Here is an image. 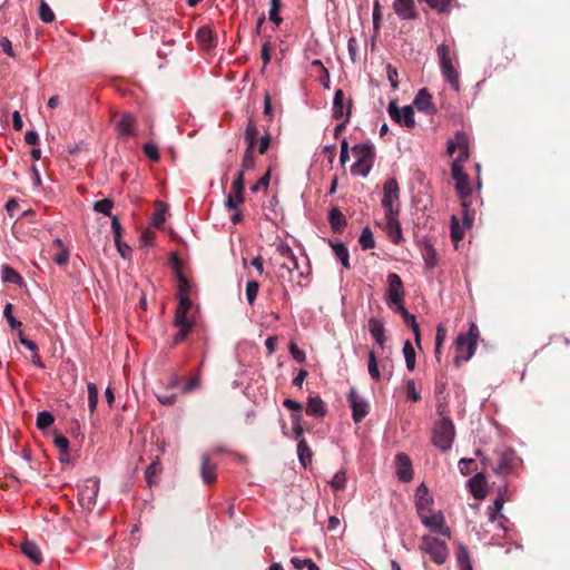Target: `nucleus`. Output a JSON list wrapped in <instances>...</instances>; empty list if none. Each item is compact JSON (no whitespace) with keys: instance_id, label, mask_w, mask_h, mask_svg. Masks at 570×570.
Wrapping results in <instances>:
<instances>
[{"instance_id":"obj_14","label":"nucleus","mask_w":570,"mask_h":570,"mask_svg":"<svg viewBox=\"0 0 570 570\" xmlns=\"http://www.w3.org/2000/svg\"><path fill=\"white\" fill-rule=\"evenodd\" d=\"M347 400L352 409V417L355 423H360L368 413V403L356 391L351 387Z\"/></svg>"},{"instance_id":"obj_27","label":"nucleus","mask_w":570,"mask_h":570,"mask_svg":"<svg viewBox=\"0 0 570 570\" xmlns=\"http://www.w3.org/2000/svg\"><path fill=\"white\" fill-rule=\"evenodd\" d=\"M306 413L315 417H323L326 414V407L320 396H309L306 405Z\"/></svg>"},{"instance_id":"obj_16","label":"nucleus","mask_w":570,"mask_h":570,"mask_svg":"<svg viewBox=\"0 0 570 570\" xmlns=\"http://www.w3.org/2000/svg\"><path fill=\"white\" fill-rule=\"evenodd\" d=\"M351 109L352 100H346L343 90L337 89L333 99V117L335 119H344L345 121H350Z\"/></svg>"},{"instance_id":"obj_57","label":"nucleus","mask_w":570,"mask_h":570,"mask_svg":"<svg viewBox=\"0 0 570 570\" xmlns=\"http://www.w3.org/2000/svg\"><path fill=\"white\" fill-rule=\"evenodd\" d=\"M456 561H458L459 568L464 567V566H472L471 561H470L469 551L465 547L461 546L458 549Z\"/></svg>"},{"instance_id":"obj_53","label":"nucleus","mask_w":570,"mask_h":570,"mask_svg":"<svg viewBox=\"0 0 570 570\" xmlns=\"http://www.w3.org/2000/svg\"><path fill=\"white\" fill-rule=\"evenodd\" d=\"M12 308H13L12 304L11 303H7L6 306H4V309H3V316L6 317L8 324L10 325V327L12 330L20 328L21 322L18 321L12 315Z\"/></svg>"},{"instance_id":"obj_63","label":"nucleus","mask_w":570,"mask_h":570,"mask_svg":"<svg viewBox=\"0 0 570 570\" xmlns=\"http://www.w3.org/2000/svg\"><path fill=\"white\" fill-rule=\"evenodd\" d=\"M69 257H70L69 250L67 248H62L59 253H57L53 256V262L56 264H58L59 266H65L68 264Z\"/></svg>"},{"instance_id":"obj_31","label":"nucleus","mask_w":570,"mask_h":570,"mask_svg":"<svg viewBox=\"0 0 570 570\" xmlns=\"http://www.w3.org/2000/svg\"><path fill=\"white\" fill-rule=\"evenodd\" d=\"M21 551L35 563L39 564L42 561V554L38 546L33 542H24L21 544Z\"/></svg>"},{"instance_id":"obj_28","label":"nucleus","mask_w":570,"mask_h":570,"mask_svg":"<svg viewBox=\"0 0 570 570\" xmlns=\"http://www.w3.org/2000/svg\"><path fill=\"white\" fill-rule=\"evenodd\" d=\"M504 502L505 499L500 492L499 495L494 499L493 503L488 507L487 514L490 522L494 523L497 519H504V515L502 514Z\"/></svg>"},{"instance_id":"obj_46","label":"nucleus","mask_w":570,"mask_h":570,"mask_svg":"<svg viewBox=\"0 0 570 570\" xmlns=\"http://www.w3.org/2000/svg\"><path fill=\"white\" fill-rule=\"evenodd\" d=\"M197 40L204 47H213V32L209 28L203 27L197 32Z\"/></svg>"},{"instance_id":"obj_25","label":"nucleus","mask_w":570,"mask_h":570,"mask_svg":"<svg viewBox=\"0 0 570 570\" xmlns=\"http://www.w3.org/2000/svg\"><path fill=\"white\" fill-rule=\"evenodd\" d=\"M414 106L420 111H423L428 115L433 114L435 111V107L432 102V96L424 88L420 89L417 95L415 96Z\"/></svg>"},{"instance_id":"obj_59","label":"nucleus","mask_w":570,"mask_h":570,"mask_svg":"<svg viewBox=\"0 0 570 570\" xmlns=\"http://www.w3.org/2000/svg\"><path fill=\"white\" fill-rule=\"evenodd\" d=\"M244 188H245L244 174H243V170H239L232 184V189H233V193H235V194L244 195Z\"/></svg>"},{"instance_id":"obj_26","label":"nucleus","mask_w":570,"mask_h":570,"mask_svg":"<svg viewBox=\"0 0 570 570\" xmlns=\"http://www.w3.org/2000/svg\"><path fill=\"white\" fill-rule=\"evenodd\" d=\"M200 475L205 484L216 481V464L212 463L207 454L202 456Z\"/></svg>"},{"instance_id":"obj_2","label":"nucleus","mask_w":570,"mask_h":570,"mask_svg":"<svg viewBox=\"0 0 570 570\" xmlns=\"http://www.w3.org/2000/svg\"><path fill=\"white\" fill-rule=\"evenodd\" d=\"M352 153L356 157L351 167L352 175L367 177L374 164V146L370 142H361L352 147Z\"/></svg>"},{"instance_id":"obj_60","label":"nucleus","mask_w":570,"mask_h":570,"mask_svg":"<svg viewBox=\"0 0 570 570\" xmlns=\"http://www.w3.org/2000/svg\"><path fill=\"white\" fill-rule=\"evenodd\" d=\"M142 150L149 159H151L154 161L159 160V151L155 144H153V142L145 144L142 147Z\"/></svg>"},{"instance_id":"obj_38","label":"nucleus","mask_w":570,"mask_h":570,"mask_svg":"<svg viewBox=\"0 0 570 570\" xmlns=\"http://www.w3.org/2000/svg\"><path fill=\"white\" fill-rule=\"evenodd\" d=\"M451 238L454 243H459L464 237V226H461L456 216L451 217Z\"/></svg>"},{"instance_id":"obj_30","label":"nucleus","mask_w":570,"mask_h":570,"mask_svg":"<svg viewBox=\"0 0 570 570\" xmlns=\"http://www.w3.org/2000/svg\"><path fill=\"white\" fill-rule=\"evenodd\" d=\"M333 252L336 258L342 263L344 268L348 269L350 265V254L347 247L343 243H332L331 244Z\"/></svg>"},{"instance_id":"obj_3","label":"nucleus","mask_w":570,"mask_h":570,"mask_svg":"<svg viewBox=\"0 0 570 570\" xmlns=\"http://www.w3.org/2000/svg\"><path fill=\"white\" fill-rule=\"evenodd\" d=\"M455 438V428L453 421L443 416L436 421L432 429V443L441 451H448L452 448Z\"/></svg>"},{"instance_id":"obj_6","label":"nucleus","mask_w":570,"mask_h":570,"mask_svg":"<svg viewBox=\"0 0 570 570\" xmlns=\"http://www.w3.org/2000/svg\"><path fill=\"white\" fill-rule=\"evenodd\" d=\"M382 207L384 216L400 215V187L395 178H389L383 185Z\"/></svg>"},{"instance_id":"obj_33","label":"nucleus","mask_w":570,"mask_h":570,"mask_svg":"<svg viewBox=\"0 0 570 570\" xmlns=\"http://www.w3.org/2000/svg\"><path fill=\"white\" fill-rule=\"evenodd\" d=\"M297 455L301 464L306 468L312 462V450L305 440H299L297 444Z\"/></svg>"},{"instance_id":"obj_41","label":"nucleus","mask_w":570,"mask_h":570,"mask_svg":"<svg viewBox=\"0 0 570 570\" xmlns=\"http://www.w3.org/2000/svg\"><path fill=\"white\" fill-rule=\"evenodd\" d=\"M55 422V417L51 412L42 411L37 415V428L39 430H46Z\"/></svg>"},{"instance_id":"obj_58","label":"nucleus","mask_w":570,"mask_h":570,"mask_svg":"<svg viewBox=\"0 0 570 570\" xmlns=\"http://www.w3.org/2000/svg\"><path fill=\"white\" fill-rule=\"evenodd\" d=\"M190 292V283L188 279L179 274L178 275V297L188 296Z\"/></svg>"},{"instance_id":"obj_62","label":"nucleus","mask_w":570,"mask_h":570,"mask_svg":"<svg viewBox=\"0 0 570 570\" xmlns=\"http://www.w3.org/2000/svg\"><path fill=\"white\" fill-rule=\"evenodd\" d=\"M283 405L286 409L293 411L292 414H302L303 405L298 401H295V400H292V399H285L283 401Z\"/></svg>"},{"instance_id":"obj_15","label":"nucleus","mask_w":570,"mask_h":570,"mask_svg":"<svg viewBox=\"0 0 570 570\" xmlns=\"http://www.w3.org/2000/svg\"><path fill=\"white\" fill-rule=\"evenodd\" d=\"M420 520L422 524L429 528L432 532H435L444 537L451 535V531L449 527L445 525L444 515L441 511L434 513L431 512L428 513L426 515H422Z\"/></svg>"},{"instance_id":"obj_51","label":"nucleus","mask_w":570,"mask_h":570,"mask_svg":"<svg viewBox=\"0 0 570 570\" xmlns=\"http://www.w3.org/2000/svg\"><path fill=\"white\" fill-rule=\"evenodd\" d=\"M179 328L178 333L174 336V343L178 344L187 337L190 328L193 327V322H183L181 324H175Z\"/></svg>"},{"instance_id":"obj_11","label":"nucleus","mask_w":570,"mask_h":570,"mask_svg":"<svg viewBox=\"0 0 570 570\" xmlns=\"http://www.w3.org/2000/svg\"><path fill=\"white\" fill-rule=\"evenodd\" d=\"M99 492V480L86 479L78 488V500L82 508L91 509Z\"/></svg>"},{"instance_id":"obj_47","label":"nucleus","mask_w":570,"mask_h":570,"mask_svg":"<svg viewBox=\"0 0 570 570\" xmlns=\"http://www.w3.org/2000/svg\"><path fill=\"white\" fill-rule=\"evenodd\" d=\"M39 17L42 22L50 23L55 20V13L51 10L50 6L42 0L39 6Z\"/></svg>"},{"instance_id":"obj_35","label":"nucleus","mask_w":570,"mask_h":570,"mask_svg":"<svg viewBox=\"0 0 570 570\" xmlns=\"http://www.w3.org/2000/svg\"><path fill=\"white\" fill-rule=\"evenodd\" d=\"M433 499L430 495H419L416 498V511L419 518L432 512Z\"/></svg>"},{"instance_id":"obj_44","label":"nucleus","mask_w":570,"mask_h":570,"mask_svg":"<svg viewBox=\"0 0 570 570\" xmlns=\"http://www.w3.org/2000/svg\"><path fill=\"white\" fill-rule=\"evenodd\" d=\"M258 291H259V284L257 281L252 279V281L247 282L245 293H246V299L249 305H253L255 303Z\"/></svg>"},{"instance_id":"obj_18","label":"nucleus","mask_w":570,"mask_h":570,"mask_svg":"<svg viewBox=\"0 0 570 570\" xmlns=\"http://www.w3.org/2000/svg\"><path fill=\"white\" fill-rule=\"evenodd\" d=\"M399 216L400 215H386L385 216L384 230H385L387 237L390 238V240L395 245L401 244L404 239Z\"/></svg>"},{"instance_id":"obj_12","label":"nucleus","mask_w":570,"mask_h":570,"mask_svg":"<svg viewBox=\"0 0 570 570\" xmlns=\"http://www.w3.org/2000/svg\"><path fill=\"white\" fill-rule=\"evenodd\" d=\"M387 111L392 120L401 126L413 128L415 126L414 110L412 106L399 108L395 101H391Z\"/></svg>"},{"instance_id":"obj_40","label":"nucleus","mask_w":570,"mask_h":570,"mask_svg":"<svg viewBox=\"0 0 570 570\" xmlns=\"http://www.w3.org/2000/svg\"><path fill=\"white\" fill-rule=\"evenodd\" d=\"M276 255L277 256L275 258L285 259V261L286 259L293 261V258L296 257L294 255L292 247L287 243H284V242H279L276 245Z\"/></svg>"},{"instance_id":"obj_9","label":"nucleus","mask_w":570,"mask_h":570,"mask_svg":"<svg viewBox=\"0 0 570 570\" xmlns=\"http://www.w3.org/2000/svg\"><path fill=\"white\" fill-rule=\"evenodd\" d=\"M387 287L384 294V301L391 308L403 303L405 291L401 277L396 273H390L386 278Z\"/></svg>"},{"instance_id":"obj_29","label":"nucleus","mask_w":570,"mask_h":570,"mask_svg":"<svg viewBox=\"0 0 570 570\" xmlns=\"http://www.w3.org/2000/svg\"><path fill=\"white\" fill-rule=\"evenodd\" d=\"M179 304L176 308L175 313V324H181L183 322H191L187 318V313L189 312L191 307V301L189 296L178 297Z\"/></svg>"},{"instance_id":"obj_23","label":"nucleus","mask_w":570,"mask_h":570,"mask_svg":"<svg viewBox=\"0 0 570 570\" xmlns=\"http://www.w3.org/2000/svg\"><path fill=\"white\" fill-rule=\"evenodd\" d=\"M470 491L476 500L487 497V478L483 473H476L469 480Z\"/></svg>"},{"instance_id":"obj_54","label":"nucleus","mask_w":570,"mask_h":570,"mask_svg":"<svg viewBox=\"0 0 570 570\" xmlns=\"http://www.w3.org/2000/svg\"><path fill=\"white\" fill-rule=\"evenodd\" d=\"M293 436L295 440H303L304 429L302 426V414H292Z\"/></svg>"},{"instance_id":"obj_50","label":"nucleus","mask_w":570,"mask_h":570,"mask_svg":"<svg viewBox=\"0 0 570 570\" xmlns=\"http://www.w3.org/2000/svg\"><path fill=\"white\" fill-rule=\"evenodd\" d=\"M244 195L239 194H228L225 199V206L229 210L238 209L239 205L244 203Z\"/></svg>"},{"instance_id":"obj_19","label":"nucleus","mask_w":570,"mask_h":570,"mask_svg":"<svg viewBox=\"0 0 570 570\" xmlns=\"http://www.w3.org/2000/svg\"><path fill=\"white\" fill-rule=\"evenodd\" d=\"M396 475L402 482H410L413 479L412 462L405 453H397L395 456Z\"/></svg>"},{"instance_id":"obj_1","label":"nucleus","mask_w":570,"mask_h":570,"mask_svg":"<svg viewBox=\"0 0 570 570\" xmlns=\"http://www.w3.org/2000/svg\"><path fill=\"white\" fill-rule=\"evenodd\" d=\"M436 55L443 78L455 92H459L461 89L460 72L453 63L454 53L452 55L451 48L448 45L441 43L436 47Z\"/></svg>"},{"instance_id":"obj_21","label":"nucleus","mask_w":570,"mask_h":570,"mask_svg":"<svg viewBox=\"0 0 570 570\" xmlns=\"http://www.w3.org/2000/svg\"><path fill=\"white\" fill-rule=\"evenodd\" d=\"M136 118L131 114H124L116 121V129L121 138L135 135Z\"/></svg>"},{"instance_id":"obj_45","label":"nucleus","mask_w":570,"mask_h":570,"mask_svg":"<svg viewBox=\"0 0 570 570\" xmlns=\"http://www.w3.org/2000/svg\"><path fill=\"white\" fill-rule=\"evenodd\" d=\"M88 406L91 413H94L97 409L98 404V389L95 383H88Z\"/></svg>"},{"instance_id":"obj_64","label":"nucleus","mask_w":570,"mask_h":570,"mask_svg":"<svg viewBox=\"0 0 570 570\" xmlns=\"http://www.w3.org/2000/svg\"><path fill=\"white\" fill-rule=\"evenodd\" d=\"M200 385V380L198 376H194L189 379L184 385H181V393H189L197 389Z\"/></svg>"},{"instance_id":"obj_61","label":"nucleus","mask_w":570,"mask_h":570,"mask_svg":"<svg viewBox=\"0 0 570 570\" xmlns=\"http://www.w3.org/2000/svg\"><path fill=\"white\" fill-rule=\"evenodd\" d=\"M446 337V328L443 325H439L436 328V335H435V353H440V347L445 341Z\"/></svg>"},{"instance_id":"obj_48","label":"nucleus","mask_w":570,"mask_h":570,"mask_svg":"<svg viewBox=\"0 0 570 570\" xmlns=\"http://www.w3.org/2000/svg\"><path fill=\"white\" fill-rule=\"evenodd\" d=\"M391 309L397 314H400L404 321V323L406 325H411V324H414V322H416V318L413 314H411L404 306L403 303L401 304H397L393 307H391Z\"/></svg>"},{"instance_id":"obj_52","label":"nucleus","mask_w":570,"mask_h":570,"mask_svg":"<svg viewBox=\"0 0 570 570\" xmlns=\"http://www.w3.org/2000/svg\"><path fill=\"white\" fill-rule=\"evenodd\" d=\"M406 399L411 402H419L421 400L420 391L416 389L415 382L409 380L405 384Z\"/></svg>"},{"instance_id":"obj_34","label":"nucleus","mask_w":570,"mask_h":570,"mask_svg":"<svg viewBox=\"0 0 570 570\" xmlns=\"http://www.w3.org/2000/svg\"><path fill=\"white\" fill-rule=\"evenodd\" d=\"M1 277H2L3 282L10 283V284L20 285L23 282L20 274L17 271H14L12 267H10L9 265H2Z\"/></svg>"},{"instance_id":"obj_24","label":"nucleus","mask_w":570,"mask_h":570,"mask_svg":"<svg viewBox=\"0 0 570 570\" xmlns=\"http://www.w3.org/2000/svg\"><path fill=\"white\" fill-rule=\"evenodd\" d=\"M420 247L425 268L429 271L433 269L438 264V254L433 244L424 239L420 243Z\"/></svg>"},{"instance_id":"obj_55","label":"nucleus","mask_w":570,"mask_h":570,"mask_svg":"<svg viewBox=\"0 0 570 570\" xmlns=\"http://www.w3.org/2000/svg\"><path fill=\"white\" fill-rule=\"evenodd\" d=\"M159 472H160V463L159 462H153L151 464H149L147 466L146 472H145V478L149 485L155 482V478L159 474Z\"/></svg>"},{"instance_id":"obj_36","label":"nucleus","mask_w":570,"mask_h":570,"mask_svg":"<svg viewBox=\"0 0 570 570\" xmlns=\"http://www.w3.org/2000/svg\"><path fill=\"white\" fill-rule=\"evenodd\" d=\"M403 355L405 358L406 368L414 371L415 368V350L410 341H406L403 345Z\"/></svg>"},{"instance_id":"obj_32","label":"nucleus","mask_w":570,"mask_h":570,"mask_svg":"<svg viewBox=\"0 0 570 570\" xmlns=\"http://www.w3.org/2000/svg\"><path fill=\"white\" fill-rule=\"evenodd\" d=\"M328 220L334 232H341L346 225L345 217L338 208L330 210Z\"/></svg>"},{"instance_id":"obj_13","label":"nucleus","mask_w":570,"mask_h":570,"mask_svg":"<svg viewBox=\"0 0 570 570\" xmlns=\"http://www.w3.org/2000/svg\"><path fill=\"white\" fill-rule=\"evenodd\" d=\"M498 464L493 468V471L498 475H507L511 473L520 463V459L515 452L511 449H504L498 452Z\"/></svg>"},{"instance_id":"obj_20","label":"nucleus","mask_w":570,"mask_h":570,"mask_svg":"<svg viewBox=\"0 0 570 570\" xmlns=\"http://www.w3.org/2000/svg\"><path fill=\"white\" fill-rule=\"evenodd\" d=\"M393 9L402 20H412L416 18L414 0H394Z\"/></svg>"},{"instance_id":"obj_22","label":"nucleus","mask_w":570,"mask_h":570,"mask_svg":"<svg viewBox=\"0 0 570 570\" xmlns=\"http://www.w3.org/2000/svg\"><path fill=\"white\" fill-rule=\"evenodd\" d=\"M368 332L375 343L384 350V344L386 342L384 323L376 317H371L368 320Z\"/></svg>"},{"instance_id":"obj_39","label":"nucleus","mask_w":570,"mask_h":570,"mask_svg":"<svg viewBox=\"0 0 570 570\" xmlns=\"http://www.w3.org/2000/svg\"><path fill=\"white\" fill-rule=\"evenodd\" d=\"M257 136L258 130L256 125L253 121H249L245 130V141L247 144V147L255 148V146L257 145Z\"/></svg>"},{"instance_id":"obj_8","label":"nucleus","mask_w":570,"mask_h":570,"mask_svg":"<svg viewBox=\"0 0 570 570\" xmlns=\"http://www.w3.org/2000/svg\"><path fill=\"white\" fill-rule=\"evenodd\" d=\"M271 264L273 266V271H274L276 278L281 283L286 282V281H288V282L293 281L295 272H297V275L299 278L304 276V272L299 271L297 257H294L293 261L271 258Z\"/></svg>"},{"instance_id":"obj_37","label":"nucleus","mask_w":570,"mask_h":570,"mask_svg":"<svg viewBox=\"0 0 570 570\" xmlns=\"http://www.w3.org/2000/svg\"><path fill=\"white\" fill-rule=\"evenodd\" d=\"M358 243L362 249L367 250L375 247V240L372 230L368 227H365L360 236Z\"/></svg>"},{"instance_id":"obj_49","label":"nucleus","mask_w":570,"mask_h":570,"mask_svg":"<svg viewBox=\"0 0 570 570\" xmlns=\"http://www.w3.org/2000/svg\"><path fill=\"white\" fill-rule=\"evenodd\" d=\"M281 7H282L281 0H271V9L268 12V18L276 26H279L283 21V19L278 14Z\"/></svg>"},{"instance_id":"obj_42","label":"nucleus","mask_w":570,"mask_h":570,"mask_svg":"<svg viewBox=\"0 0 570 570\" xmlns=\"http://www.w3.org/2000/svg\"><path fill=\"white\" fill-rule=\"evenodd\" d=\"M346 481H347V478H346L345 471L344 470H340V471H337L334 474V476L331 480L330 484L333 488V490L342 491L346 487Z\"/></svg>"},{"instance_id":"obj_10","label":"nucleus","mask_w":570,"mask_h":570,"mask_svg":"<svg viewBox=\"0 0 570 570\" xmlns=\"http://www.w3.org/2000/svg\"><path fill=\"white\" fill-rule=\"evenodd\" d=\"M392 361L389 356L383 357L379 361L377 355L374 351L368 352L367 371L368 375L373 381L379 382L383 374H387L389 377L392 375Z\"/></svg>"},{"instance_id":"obj_7","label":"nucleus","mask_w":570,"mask_h":570,"mask_svg":"<svg viewBox=\"0 0 570 570\" xmlns=\"http://www.w3.org/2000/svg\"><path fill=\"white\" fill-rule=\"evenodd\" d=\"M421 550L428 553L436 564H443L449 556L446 543L431 535H423Z\"/></svg>"},{"instance_id":"obj_4","label":"nucleus","mask_w":570,"mask_h":570,"mask_svg":"<svg viewBox=\"0 0 570 570\" xmlns=\"http://www.w3.org/2000/svg\"><path fill=\"white\" fill-rule=\"evenodd\" d=\"M480 332L474 323L470 324L468 333H461L455 340V363L460 361H469L476 348Z\"/></svg>"},{"instance_id":"obj_56","label":"nucleus","mask_w":570,"mask_h":570,"mask_svg":"<svg viewBox=\"0 0 570 570\" xmlns=\"http://www.w3.org/2000/svg\"><path fill=\"white\" fill-rule=\"evenodd\" d=\"M254 166H255L254 148L247 147L246 151L244 154V157H243L240 170H243V173H244L245 170H249V169L254 168Z\"/></svg>"},{"instance_id":"obj_5","label":"nucleus","mask_w":570,"mask_h":570,"mask_svg":"<svg viewBox=\"0 0 570 570\" xmlns=\"http://www.w3.org/2000/svg\"><path fill=\"white\" fill-rule=\"evenodd\" d=\"M469 138L464 131H456L454 137L448 141V154L453 158L451 168L456 166L463 168V164L469 159Z\"/></svg>"},{"instance_id":"obj_43","label":"nucleus","mask_w":570,"mask_h":570,"mask_svg":"<svg viewBox=\"0 0 570 570\" xmlns=\"http://www.w3.org/2000/svg\"><path fill=\"white\" fill-rule=\"evenodd\" d=\"M114 206V202L109 198H105L98 200L94 204V210L100 213L105 216L111 217V208Z\"/></svg>"},{"instance_id":"obj_17","label":"nucleus","mask_w":570,"mask_h":570,"mask_svg":"<svg viewBox=\"0 0 570 570\" xmlns=\"http://www.w3.org/2000/svg\"><path fill=\"white\" fill-rule=\"evenodd\" d=\"M452 178L455 180V189L459 197L465 200L472 193L469 176L464 173L463 168H451Z\"/></svg>"}]
</instances>
